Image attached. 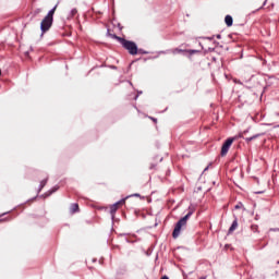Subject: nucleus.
<instances>
[{
    "label": "nucleus",
    "instance_id": "obj_1",
    "mask_svg": "<svg viewBox=\"0 0 279 279\" xmlns=\"http://www.w3.org/2000/svg\"><path fill=\"white\" fill-rule=\"evenodd\" d=\"M113 38H116V40H119V43H121V45L126 48L129 50V53H131L132 56H136V53H138V48L133 41H128L118 36H113Z\"/></svg>",
    "mask_w": 279,
    "mask_h": 279
},
{
    "label": "nucleus",
    "instance_id": "obj_2",
    "mask_svg": "<svg viewBox=\"0 0 279 279\" xmlns=\"http://www.w3.org/2000/svg\"><path fill=\"white\" fill-rule=\"evenodd\" d=\"M191 215H193V211H190L185 217L181 218L174 230L172 233L173 239H178L180 236V232L182 231V228H184V226H186V221H189V218L191 217Z\"/></svg>",
    "mask_w": 279,
    "mask_h": 279
},
{
    "label": "nucleus",
    "instance_id": "obj_3",
    "mask_svg": "<svg viewBox=\"0 0 279 279\" xmlns=\"http://www.w3.org/2000/svg\"><path fill=\"white\" fill-rule=\"evenodd\" d=\"M51 25H53V20L46 16L40 24V29L43 34H45V32H49V29H51Z\"/></svg>",
    "mask_w": 279,
    "mask_h": 279
},
{
    "label": "nucleus",
    "instance_id": "obj_4",
    "mask_svg": "<svg viewBox=\"0 0 279 279\" xmlns=\"http://www.w3.org/2000/svg\"><path fill=\"white\" fill-rule=\"evenodd\" d=\"M232 143H234V137L228 138L221 148V156H226L228 151L230 150V147H232Z\"/></svg>",
    "mask_w": 279,
    "mask_h": 279
},
{
    "label": "nucleus",
    "instance_id": "obj_5",
    "mask_svg": "<svg viewBox=\"0 0 279 279\" xmlns=\"http://www.w3.org/2000/svg\"><path fill=\"white\" fill-rule=\"evenodd\" d=\"M123 204H125V198L119 201L118 203L113 204L110 208L111 214L114 215V213H117L119 206H123Z\"/></svg>",
    "mask_w": 279,
    "mask_h": 279
},
{
    "label": "nucleus",
    "instance_id": "obj_6",
    "mask_svg": "<svg viewBox=\"0 0 279 279\" xmlns=\"http://www.w3.org/2000/svg\"><path fill=\"white\" fill-rule=\"evenodd\" d=\"M225 23H226V25H227L228 27H232V23H233L232 16L227 15V16L225 17Z\"/></svg>",
    "mask_w": 279,
    "mask_h": 279
},
{
    "label": "nucleus",
    "instance_id": "obj_7",
    "mask_svg": "<svg viewBox=\"0 0 279 279\" xmlns=\"http://www.w3.org/2000/svg\"><path fill=\"white\" fill-rule=\"evenodd\" d=\"M57 8H58V5H56L52 10H50V11L48 12V14L46 15V17L53 20V14H56Z\"/></svg>",
    "mask_w": 279,
    "mask_h": 279
},
{
    "label": "nucleus",
    "instance_id": "obj_8",
    "mask_svg": "<svg viewBox=\"0 0 279 279\" xmlns=\"http://www.w3.org/2000/svg\"><path fill=\"white\" fill-rule=\"evenodd\" d=\"M236 228H239V222L236 220H234L229 229V232H234V230H236Z\"/></svg>",
    "mask_w": 279,
    "mask_h": 279
},
{
    "label": "nucleus",
    "instance_id": "obj_9",
    "mask_svg": "<svg viewBox=\"0 0 279 279\" xmlns=\"http://www.w3.org/2000/svg\"><path fill=\"white\" fill-rule=\"evenodd\" d=\"M71 213H77L80 210V205L77 204H72L70 207Z\"/></svg>",
    "mask_w": 279,
    "mask_h": 279
},
{
    "label": "nucleus",
    "instance_id": "obj_10",
    "mask_svg": "<svg viewBox=\"0 0 279 279\" xmlns=\"http://www.w3.org/2000/svg\"><path fill=\"white\" fill-rule=\"evenodd\" d=\"M75 14H77V9H72L71 10V16H75Z\"/></svg>",
    "mask_w": 279,
    "mask_h": 279
},
{
    "label": "nucleus",
    "instance_id": "obj_11",
    "mask_svg": "<svg viewBox=\"0 0 279 279\" xmlns=\"http://www.w3.org/2000/svg\"><path fill=\"white\" fill-rule=\"evenodd\" d=\"M254 138H256V135L253 137H247L246 141L250 143V141H254Z\"/></svg>",
    "mask_w": 279,
    "mask_h": 279
},
{
    "label": "nucleus",
    "instance_id": "obj_12",
    "mask_svg": "<svg viewBox=\"0 0 279 279\" xmlns=\"http://www.w3.org/2000/svg\"><path fill=\"white\" fill-rule=\"evenodd\" d=\"M57 190H58V186L53 187V189L50 191V195H51V193H56Z\"/></svg>",
    "mask_w": 279,
    "mask_h": 279
},
{
    "label": "nucleus",
    "instance_id": "obj_13",
    "mask_svg": "<svg viewBox=\"0 0 279 279\" xmlns=\"http://www.w3.org/2000/svg\"><path fill=\"white\" fill-rule=\"evenodd\" d=\"M47 184V181L41 182V186H45Z\"/></svg>",
    "mask_w": 279,
    "mask_h": 279
},
{
    "label": "nucleus",
    "instance_id": "obj_14",
    "mask_svg": "<svg viewBox=\"0 0 279 279\" xmlns=\"http://www.w3.org/2000/svg\"><path fill=\"white\" fill-rule=\"evenodd\" d=\"M217 38H221V35H218Z\"/></svg>",
    "mask_w": 279,
    "mask_h": 279
},
{
    "label": "nucleus",
    "instance_id": "obj_15",
    "mask_svg": "<svg viewBox=\"0 0 279 279\" xmlns=\"http://www.w3.org/2000/svg\"><path fill=\"white\" fill-rule=\"evenodd\" d=\"M135 197H138V194H135Z\"/></svg>",
    "mask_w": 279,
    "mask_h": 279
},
{
    "label": "nucleus",
    "instance_id": "obj_16",
    "mask_svg": "<svg viewBox=\"0 0 279 279\" xmlns=\"http://www.w3.org/2000/svg\"><path fill=\"white\" fill-rule=\"evenodd\" d=\"M235 208H239V205H236Z\"/></svg>",
    "mask_w": 279,
    "mask_h": 279
}]
</instances>
